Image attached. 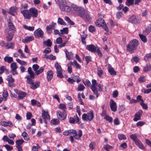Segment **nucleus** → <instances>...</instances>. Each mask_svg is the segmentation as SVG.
<instances>
[{"mask_svg":"<svg viewBox=\"0 0 151 151\" xmlns=\"http://www.w3.org/2000/svg\"><path fill=\"white\" fill-rule=\"evenodd\" d=\"M14 44L13 42L7 43L6 47L8 49L13 48L14 47Z\"/></svg>","mask_w":151,"mask_h":151,"instance_id":"37998d69","label":"nucleus"},{"mask_svg":"<svg viewBox=\"0 0 151 151\" xmlns=\"http://www.w3.org/2000/svg\"><path fill=\"white\" fill-rule=\"evenodd\" d=\"M118 95V92L117 90H116L114 91L112 93V96L114 98H116L117 97Z\"/></svg>","mask_w":151,"mask_h":151,"instance_id":"338daca9","label":"nucleus"},{"mask_svg":"<svg viewBox=\"0 0 151 151\" xmlns=\"http://www.w3.org/2000/svg\"><path fill=\"white\" fill-rule=\"evenodd\" d=\"M130 137L134 142L139 139L137 138V136L135 134H133L131 135L130 136Z\"/></svg>","mask_w":151,"mask_h":151,"instance_id":"4c0bfd02","label":"nucleus"},{"mask_svg":"<svg viewBox=\"0 0 151 151\" xmlns=\"http://www.w3.org/2000/svg\"><path fill=\"white\" fill-rule=\"evenodd\" d=\"M23 27L24 29L30 31H32L34 30L35 27L34 26H28L26 25H24Z\"/></svg>","mask_w":151,"mask_h":151,"instance_id":"f704fd0d","label":"nucleus"},{"mask_svg":"<svg viewBox=\"0 0 151 151\" xmlns=\"http://www.w3.org/2000/svg\"><path fill=\"white\" fill-rule=\"evenodd\" d=\"M94 118L93 111L91 110L87 114L84 113L82 116V119L84 121H91Z\"/></svg>","mask_w":151,"mask_h":151,"instance_id":"7ed1b4c3","label":"nucleus"},{"mask_svg":"<svg viewBox=\"0 0 151 151\" xmlns=\"http://www.w3.org/2000/svg\"><path fill=\"white\" fill-rule=\"evenodd\" d=\"M104 119L107 121H109L110 123H112L113 121L112 118L106 115L104 117Z\"/></svg>","mask_w":151,"mask_h":151,"instance_id":"49530a36","label":"nucleus"},{"mask_svg":"<svg viewBox=\"0 0 151 151\" xmlns=\"http://www.w3.org/2000/svg\"><path fill=\"white\" fill-rule=\"evenodd\" d=\"M17 8L16 6H12L10 8V11L8 12V13L13 16H14V13H15L17 11Z\"/></svg>","mask_w":151,"mask_h":151,"instance_id":"393cba45","label":"nucleus"},{"mask_svg":"<svg viewBox=\"0 0 151 151\" xmlns=\"http://www.w3.org/2000/svg\"><path fill=\"white\" fill-rule=\"evenodd\" d=\"M53 77V73L52 70L48 71L47 73V78L48 81H50Z\"/></svg>","mask_w":151,"mask_h":151,"instance_id":"4be33fe9","label":"nucleus"},{"mask_svg":"<svg viewBox=\"0 0 151 151\" xmlns=\"http://www.w3.org/2000/svg\"><path fill=\"white\" fill-rule=\"evenodd\" d=\"M139 36L142 42L145 43L147 42L146 37L145 35L142 34H139Z\"/></svg>","mask_w":151,"mask_h":151,"instance_id":"ea45409f","label":"nucleus"},{"mask_svg":"<svg viewBox=\"0 0 151 151\" xmlns=\"http://www.w3.org/2000/svg\"><path fill=\"white\" fill-rule=\"evenodd\" d=\"M60 122L58 119H53L51 120L50 123L52 124L57 125Z\"/></svg>","mask_w":151,"mask_h":151,"instance_id":"de8ad7c7","label":"nucleus"},{"mask_svg":"<svg viewBox=\"0 0 151 151\" xmlns=\"http://www.w3.org/2000/svg\"><path fill=\"white\" fill-rule=\"evenodd\" d=\"M108 70L109 72L111 75H116V73L114 70V68L110 66L108 68Z\"/></svg>","mask_w":151,"mask_h":151,"instance_id":"c756f323","label":"nucleus"},{"mask_svg":"<svg viewBox=\"0 0 151 151\" xmlns=\"http://www.w3.org/2000/svg\"><path fill=\"white\" fill-rule=\"evenodd\" d=\"M60 31L61 34H67L68 32V27L64 28L62 29H60Z\"/></svg>","mask_w":151,"mask_h":151,"instance_id":"e433bc0d","label":"nucleus"},{"mask_svg":"<svg viewBox=\"0 0 151 151\" xmlns=\"http://www.w3.org/2000/svg\"><path fill=\"white\" fill-rule=\"evenodd\" d=\"M57 76L58 77L62 78L64 76L62 74V70L58 71L57 72Z\"/></svg>","mask_w":151,"mask_h":151,"instance_id":"864d4df0","label":"nucleus"},{"mask_svg":"<svg viewBox=\"0 0 151 151\" xmlns=\"http://www.w3.org/2000/svg\"><path fill=\"white\" fill-rule=\"evenodd\" d=\"M105 23L104 20L101 18H99L95 22L96 24L98 27H102Z\"/></svg>","mask_w":151,"mask_h":151,"instance_id":"ddd939ff","label":"nucleus"},{"mask_svg":"<svg viewBox=\"0 0 151 151\" xmlns=\"http://www.w3.org/2000/svg\"><path fill=\"white\" fill-rule=\"evenodd\" d=\"M71 64L73 65V63L76 66V68L78 69H81V66L77 63V61L76 60H74L73 62H71Z\"/></svg>","mask_w":151,"mask_h":151,"instance_id":"58836bf2","label":"nucleus"},{"mask_svg":"<svg viewBox=\"0 0 151 151\" xmlns=\"http://www.w3.org/2000/svg\"><path fill=\"white\" fill-rule=\"evenodd\" d=\"M43 43L44 45H45L48 47H51L52 45V42L50 39L47 40L46 41H44Z\"/></svg>","mask_w":151,"mask_h":151,"instance_id":"72a5a7b5","label":"nucleus"},{"mask_svg":"<svg viewBox=\"0 0 151 151\" xmlns=\"http://www.w3.org/2000/svg\"><path fill=\"white\" fill-rule=\"evenodd\" d=\"M56 24L53 22H52L51 24H49L48 26H47L46 27V30L47 31L51 30L52 29H54L55 27V26L56 25Z\"/></svg>","mask_w":151,"mask_h":151,"instance_id":"c85d7f7f","label":"nucleus"},{"mask_svg":"<svg viewBox=\"0 0 151 151\" xmlns=\"http://www.w3.org/2000/svg\"><path fill=\"white\" fill-rule=\"evenodd\" d=\"M118 137L119 139L120 140H125L127 139L125 135L123 134H118Z\"/></svg>","mask_w":151,"mask_h":151,"instance_id":"6e6d98bb","label":"nucleus"},{"mask_svg":"<svg viewBox=\"0 0 151 151\" xmlns=\"http://www.w3.org/2000/svg\"><path fill=\"white\" fill-rule=\"evenodd\" d=\"M145 124V122L144 121H139L136 124V125L138 127H141Z\"/></svg>","mask_w":151,"mask_h":151,"instance_id":"e2e57ef3","label":"nucleus"},{"mask_svg":"<svg viewBox=\"0 0 151 151\" xmlns=\"http://www.w3.org/2000/svg\"><path fill=\"white\" fill-rule=\"evenodd\" d=\"M134 0H127L126 4L127 6H130L132 5L134 3Z\"/></svg>","mask_w":151,"mask_h":151,"instance_id":"09e8293b","label":"nucleus"},{"mask_svg":"<svg viewBox=\"0 0 151 151\" xmlns=\"http://www.w3.org/2000/svg\"><path fill=\"white\" fill-rule=\"evenodd\" d=\"M64 52L65 53L66 58L68 60H70L73 56V53L72 52H68L66 49H65Z\"/></svg>","mask_w":151,"mask_h":151,"instance_id":"b1692460","label":"nucleus"},{"mask_svg":"<svg viewBox=\"0 0 151 151\" xmlns=\"http://www.w3.org/2000/svg\"><path fill=\"white\" fill-rule=\"evenodd\" d=\"M29 76H27L26 78H27V81L29 80H32L35 78V75L34 72L32 71L29 73Z\"/></svg>","mask_w":151,"mask_h":151,"instance_id":"a878e982","label":"nucleus"},{"mask_svg":"<svg viewBox=\"0 0 151 151\" xmlns=\"http://www.w3.org/2000/svg\"><path fill=\"white\" fill-rule=\"evenodd\" d=\"M97 47H96L93 44H91L87 45L86 49L92 52H96Z\"/></svg>","mask_w":151,"mask_h":151,"instance_id":"9b49d317","label":"nucleus"},{"mask_svg":"<svg viewBox=\"0 0 151 151\" xmlns=\"http://www.w3.org/2000/svg\"><path fill=\"white\" fill-rule=\"evenodd\" d=\"M4 61L8 63H10L13 61V58L10 57L6 56L4 58Z\"/></svg>","mask_w":151,"mask_h":151,"instance_id":"7c9ffc66","label":"nucleus"},{"mask_svg":"<svg viewBox=\"0 0 151 151\" xmlns=\"http://www.w3.org/2000/svg\"><path fill=\"white\" fill-rule=\"evenodd\" d=\"M58 24L61 25H66V24L63 19L60 18H58Z\"/></svg>","mask_w":151,"mask_h":151,"instance_id":"bf43d9fd","label":"nucleus"},{"mask_svg":"<svg viewBox=\"0 0 151 151\" xmlns=\"http://www.w3.org/2000/svg\"><path fill=\"white\" fill-rule=\"evenodd\" d=\"M138 44V42L136 40H131L129 42L127 46V50L131 53H134V50H137Z\"/></svg>","mask_w":151,"mask_h":151,"instance_id":"f03ea898","label":"nucleus"},{"mask_svg":"<svg viewBox=\"0 0 151 151\" xmlns=\"http://www.w3.org/2000/svg\"><path fill=\"white\" fill-rule=\"evenodd\" d=\"M151 31V24H150L146 29L144 31V33L145 35H148Z\"/></svg>","mask_w":151,"mask_h":151,"instance_id":"2f4dec72","label":"nucleus"},{"mask_svg":"<svg viewBox=\"0 0 151 151\" xmlns=\"http://www.w3.org/2000/svg\"><path fill=\"white\" fill-rule=\"evenodd\" d=\"M32 68L33 70L36 73L38 69L39 68V66L37 64H35L32 65Z\"/></svg>","mask_w":151,"mask_h":151,"instance_id":"3c124183","label":"nucleus"},{"mask_svg":"<svg viewBox=\"0 0 151 151\" xmlns=\"http://www.w3.org/2000/svg\"><path fill=\"white\" fill-rule=\"evenodd\" d=\"M34 35L37 38H42L43 37V32L39 28L35 30Z\"/></svg>","mask_w":151,"mask_h":151,"instance_id":"6e6552de","label":"nucleus"},{"mask_svg":"<svg viewBox=\"0 0 151 151\" xmlns=\"http://www.w3.org/2000/svg\"><path fill=\"white\" fill-rule=\"evenodd\" d=\"M55 1L58 3L60 8L61 7V6H62L64 4L63 0H55Z\"/></svg>","mask_w":151,"mask_h":151,"instance_id":"4d7b16f0","label":"nucleus"},{"mask_svg":"<svg viewBox=\"0 0 151 151\" xmlns=\"http://www.w3.org/2000/svg\"><path fill=\"white\" fill-rule=\"evenodd\" d=\"M26 93L24 92L20 91L18 93V98L19 99H22L25 96Z\"/></svg>","mask_w":151,"mask_h":151,"instance_id":"cd10ccee","label":"nucleus"},{"mask_svg":"<svg viewBox=\"0 0 151 151\" xmlns=\"http://www.w3.org/2000/svg\"><path fill=\"white\" fill-rule=\"evenodd\" d=\"M63 42L62 38L61 37H59L56 39V42L58 44H61Z\"/></svg>","mask_w":151,"mask_h":151,"instance_id":"774afa93","label":"nucleus"},{"mask_svg":"<svg viewBox=\"0 0 151 151\" xmlns=\"http://www.w3.org/2000/svg\"><path fill=\"white\" fill-rule=\"evenodd\" d=\"M59 108L63 110L64 111L66 109V107L65 105L63 104H59Z\"/></svg>","mask_w":151,"mask_h":151,"instance_id":"8fccbe9b","label":"nucleus"},{"mask_svg":"<svg viewBox=\"0 0 151 151\" xmlns=\"http://www.w3.org/2000/svg\"><path fill=\"white\" fill-rule=\"evenodd\" d=\"M89 31L91 32H94L96 31V28L94 26L90 25L88 27Z\"/></svg>","mask_w":151,"mask_h":151,"instance_id":"5fc2aeb1","label":"nucleus"},{"mask_svg":"<svg viewBox=\"0 0 151 151\" xmlns=\"http://www.w3.org/2000/svg\"><path fill=\"white\" fill-rule=\"evenodd\" d=\"M60 9L63 11H65L66 12H69L71 11L70 7L64 4L62 6H61Z\"/></svg>","mask_w":151,"mask_h":151,"instance_id":"dca6fc26","label":"nucleus"},{"mask_svg":"<svg viewBox=\"0 0 151 151\" xmlns=\"http://www.w3.org/2000/svg\"><path fill=\"white\" fill-rule=\"evenodd\" d=\"M27 83L30 85L31 88L34 90L38 88L40 85V82L37 81L34 82L33 80L27 81Z\"/></svg>","mask_w":151,"mask_h":151,"instance_id":"423d86ee","label":"nucleus"},{"mask_svg":"<svg viewBox=\"0 0 151 151\" xmlns=\"http://www.w3.org/2000/svg\"><path fill=\"white\" fill-rule=\"evenodd\" d=\"M11 70H17V66L16 63L14 62L12 63L10 65Z\"/></svg>","mask_w":151,"mask_h":151,"instance_id":"a18cd8bd","label":"nucleus"},{"mask_svg":"<svg viewBox=\"0 0 151 151\" xmlns=\"http://www.w3.org/2000/svg\"><path fill=\"white\" fill-rule=\"evenodd\" d=\"M58 118L61 120H63L65 119L66 116V113L64 111H63L62 113L58 112Z\"/></svg>","mask_w":151,"mask_h":151,"instance_id":"6ab92c4d","label":"nucleus"},{"mask_svg":"<svg viewBox=\"0 0 151 151\" xmlns=\"http://www.w3.org/2000/svg\"><path fill=\"white\" fill-rule=\"evenodd\" d=\"M7 70L5 66H2L0 68V74H2L4 70L7 71Z\"/></svg>","mask_w":151,"mask_h":151,"instance_id":"680f3d73","label":"nucleus"},{"mask_svg":"<svg viewBox=\"0 0 151 151\" xmlns=\"http://www.w3.org/2000/svg\"><path fill=\"white\" fill-rule=\"evenodd\" d=\"M85 87L83 84H80L78 85L77 90L78 91H82L84 90Z\"/></svg>","mask_w":151,"mask_h":151,"instance_id":"c03bdc74","label":"nucleus"},{"mask_svg":"<svg viewBox=\"0 0 151 151\" xmlns=\"http://www.w3.org/2000/svg\"><path fill=\"white\" fill-rule=\"evenodd\" d=\"M21 13L27 19H30L31 18V14L29 11L24 10L21 11Z\"/></svg>","mask_w":151,"mask_h":151,"instance_id":"2eb2a0df","label":"nucleus"},{"mask_svg":"<svg viewBox=\"0 0 151 151\" xmlns=\"http://www.w3.org/2000/svg\"><path fill=\"white\" fill-rule=\"evenodd\" d=\"M55 67L57 71L62 70L61 66L58 63H55Z\"/></svg>","mask_w":151,"mask_h":151,"instance_id":"13d9d810","label":"nucleus"},{"mask_svg":"<svg viewBox=\"0 0 151 151\" xmlns=\"http://www.w3.org/2000/svg\"><path fill=\"white\" fill-rule=\"evenodd\" d=\"M16 61L19 63L20 64L22 65H27V63L23 60H21L19 59L18 58H17L16 59Z\"/></svg>","mask_w":151,"mask_h":151,"instance_id":"a19ab883","label":"nucleus"},{"mask_svg":"<svg viewBox=\"0 0 151 151\" xmlns=\"http://www.w3.org/2000/svg\"><path fill=\"white\" fill-rule=\"evenodd\" d=\"M7 80L8 81V85L10 87L13 86V83L14 81V79L13 78L11 75H9L7 77Z\"/></svg>","mask_w":151,"mask_h":151,"instance_id":"4468645a","label":"nucleus"},{"mask_svg":"<svg viewBox=\"0 0 151 151\" xmlns=\"http://www.w3.org/2000/svg\"><path fill=\"white\" fill-rule=\"evenodd\" d=\"M71 7L74 13L76 16L82 18H87L88 20L90 19L89 15L86 14L84 9L82 6L72 4L71 5Z\"/></svg>","mask_w":151,"mask_h":151,"instance_id":"f257e3e1","label":"nucleus"},{"mask_svg":"<svg viewBox=\"0 0 151 151\" xmlns=\"http://www.w3.org/2000/svg\"><path fill=\"white\" fill-rule=\"evenodd\" d=\"M110 106L111 109L112 111L114 112L116 111L117 109L116 103L112 99L110 100Z\"/></svg>","mask_w":151,"mask_h":151,"instance_id":"1a4fd4ad","label":"nucleus"},{"mask_svg":"<svg viewBox=\"0 0 151 151\" xmlns=\"http://www.w3.org/2000/svg\"><path fill=\"white\" fill-rule=\"evenodd\" d=\"M24 142V141L22 139L17 140L16 142V146H21V145H22Z\"/></svg>","mask_w":151,"mask_h":151,"instance_id":"79ce46f5","label":"nucleus"},{"mask_svg":"<svg viewBox=\"0 0 151 151\" xmlns=\"http://www.w3.org/2000/svg\"><path fill=\"white\" fill-rule=\"evenodd\" d=\"M70 135L71 134H73L74 137L78 140L82 136V131L81 130H79L77 133L76 130L73 129H71L69 130Z\"/></svg>","mask_w":151,"mask_h":151,"instance_id":"20e7f679","label":"nucleus"},{"mask_svg":"<svg viewBox=\"0 0 151 151\" xmlns=\"http://www.w3.org/2000/svg\"><path fill=\"white\" fill-rule=\"evenodd\" d=\"M42 116L43 119L50 120V117L47 111H45L44 110L42 111Z\"/></svg>","mask_w":151,"mask_h":151,"instance_id":"f3484780","label":"nucleus"},{"mask_svg":"<svg viewBox=\"0 0 151 151\" xmlns=\"http://www.w3.org/2000/svg\"><path fill=\"white\" fill-rule=\"evenodd\" d=\"M1 125L4 127L9 126L12 127L13 126V124L12 122L9 121L7 122L5 121H1L0 122Z\"/></svg>","mask_w":151,"mask_h":151,"instance_id":"aec40b11","label":"nucleus"},{"mask_svg":"<svg viewBox=\"0 0 151 151\" xmlns=\"http://www.w3.org/2000/svg\"><path fill=\"white\" fill-rule=\"evenodd\" d=\"M129 22L132 23L136 24L137 23V20L135 15H133L130 17L129 19Z\"/></svg>","mask_w":151,"mask_h":151,"instance_id":"bb28decb","label":"nucleus"},{"mask_svg":"<svg viewBox=\"0 0 151 151\" xmlns=\"http://www.w3.org/2000/svg\"><path fill=\"white\" fill-rule=\"evenodd\" d=\"M142 113V110H139L138 112L136 113L134 116V118L133 119V120L135 122H136L138 120L141 119V117Z\"/></svg>","mask_w":151,"mask_h":151,"instance_id":"f8f14e48","label":"nucleus"},{"mask_svg":"<svg viewBox=\"0 0 151 151\" xmlns=\"http://www.w3.org/2000/svg\"><path fill=\"white\" fill-rule=\"evenodd\" d=\"M8 33V35L6 36V38L8 42H10L12 39L14 37V33L11 32Z\"/></svg>","mask_w":151,"mask_h":151,"instance_id":"5701e85b","label":"nucleus"},{"mask_svg":"<svg viewBox=\"0 0 151 151\" xmlns=\"http://www.w3.org/2000/svg\"><path fill=\"white\" fill-rule=\"evenodd\" d=\"M8 29H5L4 30L5 33L8 32V31H11V32L14 33L16 31V29L13 24L12 23L11 21L9 19L8 21Z\"/></svg>","mask_w":151,"mask_h":151,"instance_id":"0eeeda50","label":"nucleus"},{"mask_svg":"<svg viewBox=\"0 0 151 151\" xmlns=\"http://www.w3.org/2000/svg\"><path fill=\"white\" fill-rule=\"evenodd\" d=\"M34 40V38L33 36H29L26 37L24 39L22 40L23 42L26 43H28L31 41H32Z\"/></svg>","mask_w":151,"mask_h":151,"instance_id":"a211bd4d","label":"nucleus"},{"mask_svg":"<svg viewBox=\"0 0 151 151\" xmlns=\"http://www.w3.org/2000/svg\"><path fill=\"white\" fill-rule=\"evenodd\" d=\"M135 144L139 148L144 150L145 149V147L143 145L142 143L138 139L137 141L134 142Z\"/></svg>","mask_w":151,"mask_h":151,"instance_id":"412c9836","label":"nucleus"},{"mask_svg":"<svg viewBox=\"0 0 151 151\" xmlns=\"http://www.w3.org/2000/svg\"><path fill=\"white\" fill-rule=\"evenodd\" d=\"M151 69V66L149 64H147L144 67L143 70L144 72H147Z\"/></svg>","mask_w":151,"mask_h":151,"instance_id":"c9c22d12","label":"nucleus"},{"mask_svg":"<svg viewBox=\"0 0 151 151\" xmlns=\"http://www.w3.org/2000/svg\"><path fill=\"white\" fill-rule=\"evenodd\" d=\"M140 104L142 107L145 110H147L148 109V106L147 105L144 103V102H141Z\"/></svg>","mask_w":151,"mask_h":151,"instance_id":"0e129e2a","label":"nucleus"},{"mask_svg":"<svg viewBox=\"0 0 151 151\" xmlns=\"http://www.w3.org/2000/svg\"><path fill=\"white\" fill-rule=\"evenodd\" d=\"M142 96L141 95H138L137 97L136 101L137 102H139L140 101H141V102H144V101L142 99Z\"/></svg>","mask_w":151,"mask_h":151,"instance_id":"69168bd1","label":"nucleus"},{"mask_svg":"<svg viewBox=\"0 0 151 151\" xmlns=\"http://www.w3.org/2000/svg\"><path fill=\"white\" fill-rule=\"evenodd\" d=\"M144 59L146 61H148L151 60V53L147 54L144 57Z\"/></svg>","mask_w":151,"mask_h":151,"instance_id":"473e14b6","label":"nucleus"},{"mask_svg":"<svg viewBox=\"0 0 151 151\" xmlns=\"http://www.w3.org/2000/svg\"><path fill=\"white\" fill-rule=\"evenodd\" d=\"M92 84L91 86V88L94 94L96 95V98H97L99 96V93L96 87L97 85L98 84L97 83L96 81L95 80H92Z\"/></svg>","mask_w":151,"mask_h":151,"instance_id":"39448f33","label":"nucleus"},{"mask_svg":"<svg viewBox=\"0 0 151 151\" xmlns=\"http://www.w3.org/2000/svg\"><path fill=\"white\" fill-rule=\"evenodd\" d=\"M31 17H32L33 18L36 17L38 16V11L37 9L35 8H31L29 9Z\"/></svg>","mask_w":151,"mask_h":151,"instance_id":"9d476101","label":"nucleus"},{"mask_svg":"<svg viewBox=\"0 0 151 151\" xmlns=\"http://www.w3.org/2000/svg\"><path fill=\"white\" fill-rule=\"evenodd\" d=\"M44 68L43 67H41L37 71L36 73L37 75H38L39 74L42 73L44 71Z\"/></svg>","mask_w":151,"mask_h":151,"instance_id":"052dcab7","label":"nucleus"},{"mask_svg":"<svg viewBox=\"0 0 151 151\" xmlns=\"http://www.w3.org/2000/svg\"><path fill=\"white\" fill-rule=\"evenodd\" d=\"M4 147H5L7 150L8 151H10L12 150L13 147L12 146H11L10 145H3Z\"/></svg>","mask_w":151,"mask_h":151,"instance_id":"603ef678","label":"nucleus"}]
</instances>
